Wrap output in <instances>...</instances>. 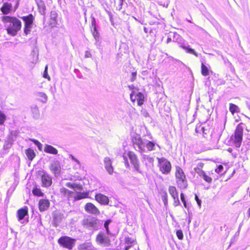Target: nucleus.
I'll list each match as a JSON object with an SVG mask.
<instances>
[{"label": "nucleus", "instance_id": "f257e3e1", "mask_svg": "<svg viewBox=\"0 0 250 250\" xmlns=\"http://www.w3.org/2000/svg\"><path fill=\"white\" fill-rule=\"evenodd\" d=\"M2 21L8 34L15 36L21 28V22L20 20L15 17L4 16L2 17Z\"/></svg>", "mask_w": 250, "mask_h": 250}, {"label": "nucleus", "instance_id": "f03ea898", "mask_svg": "<svg viewBox=\"0 0 250 250\" xmlns=\"http://www.w3.org/2000/svg\"><path fill=\"white\" fill-rule=\"evenodd\" d=\"M127 157L129 158L130 162L133 166L135 170L139 173H141V171L140 169L139 161L136 154H135V153L132 151H128L126 154H125L123 155V159L125 161V165L127 167H129V164L127 161Z\"/></svg>", "mask_w": 250, "mask_h": 250}, {"label": "nucleus", "instance_id": "7ed1b4c3", "mask_svg": "<svg viewBox=\"0 0 250 250\" xmlns=\"http://www.w3.org/2000/svg\"><path fill=\"white\" fill-rule=\"evenodd\" d=\"M132 142L134 148L141 153L146 151V144L148 140L142 139L141 137L136 135L132 139Z\"/></svg>", "mask_w": 250, "mask_h": 250}, {"label": "nucleus", "instance_id": "20e7f679", "mask_svg": "<svg viewBox=\"0 0 250 250\" xmlns=\"http://www.w3.org/2000/svg\"><path fill=\"white\" fill-rule=\"evenodd\" d=\"M173 41L177 42L179 44V47L185 49L188 53L192 54L195 56H198L197 53L193 49L189 48L188 46H186V41L179 34L174 33H173Z\"/></svg>", "mask_w": 250, "mask_h": 250}, {"label": "nucleus", "instance_id": "39448f33", "mask_svg": "<svg viewBox=\"0 0 250 250\" xmlns=\"http://www.w3.org/2000/svg\"><path fill=\"white\" fill-rule=\"evenodd\" d=\"M175 176L178 186L181 188H185L188 186L186 176L183 169L179 167H176Z\"/></svg>", "mask_w": 250, "mask_h": 250}, {"label": "nucleus", "instance_id": "423d86ee", "mask_svg": "<svg viewBox=\"0 0 250 250\" xmlns=\"http://www.w3.org/2000/svg\"><path fill=\"white\" fill-rule=\"evenodd\" d=\"M158 167L160 171L165 174H168L171 171V166L169 161L165 158H157Z\"/></svg>", "mask_w": 250, "mask_h": 250}, {"label": "nucleus", "instance_id": "0eeeda50", "mask_svg": "<svg viewBox=\"0 0 250 250\" xmlns=\"http://www.w3.org/2000/svg\"><path fill=\"white\" fill-rule=\"evenodd\" d=\"M83 225L89 229L97 230L100 226V221L96 218L90 217L83 220Z\"/></svg>", "mask_w": 250, "mask_h": 250}, {"label": "nucleus", "instance_id": "6e6552de", "mask_svg": "<svg viewBox=\"0 0 250 250\" xmlns=\"http://www.w3.org/2000/svg\"><path fill=\"white\" fill-rule=\"evenodd\" d=\"M21 19L24 22V33L26 35L30 33L33 27L34 18L32 14H29L27 16L21 17Z\"/></svg>", "mask_w": 250, "mask_h": 250}, {"label": "nucleus", "instance_id": "1a4fd4ad", "mask_svg": "<svg viewBox=\"0 0 250 250\" xmlns=\"http://www.w3.org/2000/svg\"><path fill=\"white\" fill-rule=\"evenodd\" d=\"M243 128L241 124H239L235 130L234 134V145L237 147L241 146L243 139Z\"/></svg>", "mask_w": 250, "mask_h": 250}, {"label": "nucleus", "instance_id": "9d476101", "mask_svg": "<svg viewBox=\"0 0 250 250\" xmlns=\"http://www.w3.org/2000/svg\"><path fill=\"white\" fill-rule=\"evenodd\" d=\"M96 242L97 244L103 247H108L110 245L109 237L103 232H100L98 234L96 238Z\"/></svg>", "mask_w": 250, "mask_h": 250}, {"label": "nucleus", "instance_id": "9b49d317", "mask_svg": "<svg viewBox=\"0 0 250 250\" xmlns=\"http://www.w3.org/2000/svg\"><path fill=\"white\" fill-rule=\"evenodd\" d=\"M75 242V240L68 236L61 237L58 240V243L63 247L71 250Z\"/></svg>", "mask_w": 250, "mask_h": 250}, {"label": "nucleus", "instance_id": "f8f14e48", "mask_svg": "<svg viewBox=\"0 0 250 250\" xmlns=\"http://www.w3.org/2000/svg\"><path fill=\"white\" fill-rule=\"evenodd\" d=\"M49 168L56 177L60 175L61 167L60 162L58 160L53 161L49 166Z\"/></svg>", "mask_w": 250, "mask_h": 250}, {"label": "nucleus", "instance_id": "ddd939ff", "mask_svg": "<svg viewBox=\"0 0 250 250\" xmlns=\"http://www.w3.org/2000/svg\"><path fill=\"white\" fill-rule=\"evenodd\" d=\"M53 221L54 227H57L64 218V214L59 211H55L53 212Z\"/></svg>", "mask_w": 250, "mask_h": 250}, {"label": "nucleus", "instance_id": "4468645a", "mask_svg": "<svg viewBox=\"0 0 250 250\" xmlns=\"http://www.w3.org/2000/svg\"><path fill=\"white\" fill-rule=\"evenodd\" d=\"M104 167L109 174L112 175L113 173L114 168L112 166L111 160L108 157H105L104 160Z\"/></svg>", "mask_w": 250, "mask_h": 250}, {"label": "nucleus", "instance_id": "2eb2a0df", "mask_svg": "<svg viewBox=\"0 0 250 250\" xmlns=\"http://www.w3.org/2000/svg\"><path fill=\"white\" fill-rule=\"evenodd\" d=\"M85 211L89 213L94 214H99L100 211L92 203H87L84 207Z\"/></svg>", "mask_w": 250, "mask_h": 250}, {"label": "nucleus", "instance_id": "dca6fc26", "mask_svg": "<svg viewBox=\"0 0 250 250\" xmlns=\"http://www.w3.org/2000/svg\"><path fill=\"white\" fill-rule=\"evenodd\" d=\"M142 161L148 168H151L153 166L154 159L148 155L143 154Z\"/></svg>", "mask_w": 250, "mask_h": 250}, {"label": "nucleus", "instance_id": "f3484780", "mask_svg": "<svg viewBox=\"0 0 250 250\" xmlns=\"http://www.w3.org/2000/svg\"><path fill=\"white\" fill-rule=\"evenodd\" d=\"M42 186L45 187H48L52 184V178L47 174L44 173L42 176Z\"/></svg>", "mask_w": 250, "mask_h": 250}, {"label": "nucleus", "instance_id": "a211bd4d", "mask_svg": "<svg viewBox=\"0 0 250 250\" xmlns=\"http://www.w3.org/2000/svg\"><path fill=\"white\" fill-rule=\"evenodd\" d=\"M96 200L103 205H107L109 203L108 198L102 194L99 193L95 195Z\"/></svg>", "mask_w": 250, "mask_h": 250}, {"label": "nucleus", "instance_id": "6ab92c4d", "mask_svg": "<svg viewBox=\"0 0 250 250\" xmlns=\"http://www.w3.org/2000/svg\"><path fill=\"white\" fill-rule=\"evenodd\" d=\"M50 206V202L47 199H41L39 203V208L41 211L47 210Z\"/></svg>", "mask_w": 250, "mask_h": 250}, {"label": "nucleus", "instance_id": "aec40b11", "mask_svg": "<svg viewBox=\"0 0 250 250\" xmlns=\"http://www.w3.org/2000/svg\"><path fill=\"white\" fill-rule=\"evenodd\" d=\"M78 250H95V248L90 242H86L80 244L78 246Z\"/></svg>", "mask_w": 250, "mask_h": 250}, {"label": "nucleus", "instance_id": "412c9836", "mask_svg": "<svg viewBox=\"0 0 250 250\" xmlns=\"http://www.w3.org/2000/svg\"><path fill=\"white\" fill-rule=\"evenodd\" d=\"M60 192L62 195L68 199L73 197L74 192L72 191L69 190L65 188H61Z\"/></svg>", "mask_w": 250, "mask_h": 250}, {"label": "nucleus", "instance_id": "4be33fe9", "mask_svg": "<svg viewBox=\"0 0 250 250\" xmlns=\"http://www.w3.org/2000/svg\"><path fill=\"white\" fill-rule=\"evenodd\" d=\"M65 186L70 188L73 189L76 192L77 190H82L83 189V186L77 183H70L68 182L65 184Z\"/></svg>", "mask_w": 250, "mask_h": 250}, {"label": "nucleus", "instance_id": "5701e85b", "mask_svg": "<svg viewBox=\"0 0 250 250\" xmlns=\"http://www.w3.org/2000/svg\"><path fill=\"white\" fill-rule=\"evenodd\" d=\"M91 25V31L92 32L93 36L96 40H97L99 39V36L96 28V21L94 18H92Z\"/></svg>", "mask_w": 250, "mask_h": 250}, {"label": "nucleus", "instance_id": "b1692460", "mask_svg": "<svg viewBox=\"0 0 250 250\" xmlns=\"http://www.w3.org/2000/svg\"><path fill=\"white\" fill-rule=\"evenodd\" d=\"M57 16L58 14L56 11H51L50 13V25L51 27L56 26L57 23Z\"/></svg>", "mask_w": 250, "mask_h": 250}, {"label": "nucleus", "instance_id": "393cba45", "mask_svg": "<svg viewBox=\"0 0 250 250\" xmlns=\"http://www.w3.org/2000/svg\"><path fill=\"white\" fill-rule=\"evenodd\" d=\"M44 151L46 153L56 155L58 153V150L52 146L45 145L44 147Z\"/></svg>", "mask_w": 250, "mask_h": 250}, {"label": "nucleus", "instance_id": "a878e982", "mask_svg": "<svg viewBox=\"0 0 250 250\" xmlns=\"http://www.w3.org/2000/svg\"><path fill=\"white\" fill-rule=\"evenodd\" d=\"M27 213L28 209L27 207L19 209L17 211V216L18 218V220L20 221L22 220L25 216V215L27 214Z\"/></svg>", "mask_w": 250, "mask_h": 250}, {"label": "nucleus", "instance_id": "bb28decb", "mask_svg": "<svg viewBox=\"0 0 250 250\" xmlns=\"http://www.w3.org/2000/svg\"><path fill=\"white\" fill-rule=\"evenodd\" d=\"M37 3L40 13L42 15H45L46 7L44 2L42 0H38L37 1Z\"/></svg>", "mask_w": 250, "mask_h": 250}, {"label": "nucleus", "instance_id": "cd10ccee", "mask_svg": "<svg viewBox=\"0 0 250 250\" xmlns=\"http://www.w3.org/2000/svg\"><path fill=\"white\" fill-rule=\"evenodd\" d=\"M12 4L11 3L5 2L3 3V6L1 8V11L4 15L9 14L11 10Z\"/></svg>", "mask_w": 250, "mask_h": 250}, {"label": "nucleus", "instance_id": "c85d7f7f", "mask_svg": "<svg viewBox=\"0 0 250 250\" xmlns=\"http://www.w3.org/2000/svg\"><path fill=\"white\" fill-rule=\"evenodd\" d=\"M88 192H80L77 191L76 195L73 197H74L75 200H78L87 198L88 196Z\"/></svg>", "mask_w": 250, "mask_h": 250}, {"label": "nucleus", "instance_id": "c756f323", "mask_svg": "<svg viewBox=\"0 0 250 250\" xmlns=\"http://www.w3.org/2000/svg\"><path fill=\"white\" fill-rule=\"evenodd\" d=\"M135 98L136 100L137 101L138 105L140 106L143 104L144 102V96L142 93L138 92L135 95Z\"/></svg>", "mask_w": 250, "mask_h": 250}, {"label": "nucleus", "instance_id": "7c9ffc66", "mask_svg": "<svg viewBox=\"0 0 250 250\" xmlns=\"http://www.w3.org/2000/svg\"><path fill=\"white\" fill-rule=\"evenodd\" d=\"M25 154L30 160H32L35 156L34 150L31 148H28L25 151Z\"/></svg>", "mask_w": 250, "mask_h": 250}, {"label": "nucleus", "instance_id": "2f4dec72", "mask_svg": "<svg viewBox=\"0 0 250 250\" xmlns=\"http://www.w3.org/2000/svg\"><path fill=\"white\" fill-rule=\"evenodd\" d=\"M168 191L172 198H175L176 197L178 196V192L175 187L170 186L168 188Z\"/></svg>", "mask_w": 250, "mask_h": 250}, {"label": "nucleus", "instance_id": "473e14b6", "mask_svg": "<svg viewBox=\"0 0 250 250\" xmlns=\"http://www.w3.org/2000/svg\"><path fill=\"white\" fill-rule=\"evenodd\" d=\"M201 73L204 76H207L209 75V70L203 63H202L201 65Z\"/></svg>", "mask_w": 250, "mask_h": 250}, {"label": "nucleus", "instance_id": "72a5a7b5", "mask_svg": "<svg viewBox=\"0 0 250 250\" xmlns=\"http://www.w3.org/2000/svg\"><path fill=\"white\" fill-rule=\"evenodd\" d=\"M155 146V143L148 140V142H147L146 144V150L149 151L153 150Z\"/></svg>", "mask_w": 250, "mask_h": 250}, {"label": "nucleus", "instance_id": "f704fd0d", "mask_svg": "<svg viewBox=\"0 0 250 250\" xmlns=\"http://www.w3.org/2000/svg\"><path fill=\"white\" fill-rule=\"evenodd\" d=\"M32 192L34 195L38 196H42L43 194L41 189L37 188H34L32 190Z\"/></svg>", "mask_w": 250, "mask_h": 250}, {"label": "nucleus", "instance_id": "c9c22d12", "mask_svg": "<svg viewBox=\"0 0 250 250\" xmlns=\"http://www.w3.org/2000/svg\"><path fill=\"white\" fill-rule=\"evenodd\" d=\"M6 120V116L5 114L1 110H0V125L4 124Z\"/></svg>", "mask_w": 250, "mask_h": 250}, {"label": "nucleus", "instance_id": "e433bc0d", "mask_svg": "<svg viewBox=\"0 0 250 250\" xmlns=\"http://www.w3.org/2000/svg\"><path fill=\"white\" fill-rule=\"evenodd\" d=\"M32 111L33 114V117L34 118H38L39 117V110L37 106L32 107Z\"/></svg>", "mask_w": 250, "mask_h": 250}, {"label": "nucleus", "instance_id": "4c0bfd02", "mask_svg": "<svg viewBox=\"0 0 250 250\" xmlns=\"http://www.w3.org/2000/svg\"><path fill=\"white\" fill-rule=\"evenodd\" d=\"M238 109V107L235 104H229V110L232 113H233L235 112H237Z\"/></svg>", "mask_w": 250, "mask_h": 250}, {"label": "nucleus", "instance_id": "58836bf2", "mask_svg": "<svg viewBox=\"0 0 250 250\" xmlns=\"http://www.w3.org/2000/svg\"><path fill=\"white\" fill-rule=\"evenodd\" d=\"M201 177H202L203 178V179L208 183H211L212 181V178L208 176L205 172H204L201 176Z\"/></svg>", "mask_w": 250, "mask_h": 250}, {"label": "nucleus", "instance_id": "ea45409f", "mask_svg": "<svg viewBox=\"0 0 250 250\" xmlns=\"http://www.w3.org/2000/svg\"><path fill=\"white\" fill-rule=\"evenodd\" d=\"M32 56H33V59L32 60V62L35 63L37 62L38 60V54L37 53L35 50H33L32 52Z\"/></svg>", "mask_w": 250, "mask_h": 250}, {"label": "nucleus", "instance_id": "a19ab883", "mask_svg": "<svg viewBox=\"0 0 250 250\" xmlns=\"http://www.w3.org/2000/svg\"><path fill=\"white\" fill-rule=\"evenodd\" d=\"M47 69H48V66L46 65V66L45 67V70H44V72H43V77L44 78H46V79H48L49 81H50V76L48 74Z\"/></svg>", "mask_w": 250, "mask_h": 250}, {"label": "nucleus", "instance_id": "79ce46f5", "mask_svg": "<svg viewBox=\"0 0 250 250\" xmlns=\"http://www.w3.org/2000/svg\"><path fill=\"white\" fill-rule=\"evenodd\" d=\"M195 171L200 176H201L205 172L200 168L199 167H196L194 168Z\"/></svg>", "mask_w": 250, "mask_h": 250}, {"label": "nucleus", "instance_id": "37998d69", "mask_svg": "<svg viewBox=\"0 0 250 250\" xmlns=\"http://www.w3.org/2000/svg\"><path fill=\"white\" fill-rule=\"evenodd\" d=\"M12 146V143L11 142L6 141L5 142V143L3 145V148L5 149H8L10 148Z\"/></svg>", "mask_w": 250, "mask_h": 250}, {"label": "nucleus", "instance_id": "c03bdc74", "mask_svg": "<svg viewBox=\"0 0 250 250\" xmlns=\"http://www.w3.org/2000/svg\"><path fill=\"white\" fill-rule=\"evenodd\" d=\"M180 196H181V201L183 203L184 207L186 208H188L186 200L185 199L184 193H181V194H180Z\"/></svg>", "mask_w": 250, "mask_h": 250}, {"label": "nucleus", "instance_id": "a18cd8bd", "mask_svg": "<svg viewBox=\"0 0 250 250\" xmlns=\"http://www.w3.org/2000/svg\"><path fill=\"white\" fill-rule=\"evenodd\" d=\"M176 235L179 239L182 240L183 239V234L181 230H178L176 231Z\"/></svg>", "mask_w": 250, "mask_h": 250}, {"label": "nucleus", "instance_id": "49530a36", "mask_svg": "<svg viewBox=\"0 0 250 250\" xmlns=\"http://www.w3.org/2000/svg\"><path fill=\"white\" fill-rule=\"evenodd\" d=\"M110 223V220H106L104 224V227L106 229V231L107 234L109 233L108 225Z\"/></svg>", "mask_w": 250, "mask_h": 250}, {"label": "nucleus", "instance_id": "de8ad7c7", "mask_svg": "<svg viewBox=\"0 0 250 250\" xmlns=\"http://www.w3.org/2000/svg\"><path fill=\"white\" fill-rule=\"evenodd\" d=\"M224 167L222 165H219L215 170V172L218 174L221 173L223 170Z\"/></svg>", "mask_w": 250, "mask_h": 250}, {"label": "nucleus", "instance_id": "09e8293b", "mask_svg": "<svg viewBox=\"0 0 250 250\" xmlns=\"http://www.w3.org/2000/svg\"><path fill=\"white\" fill-rule=\"evenodd\" d=\"M173 198L174 199L173 205L175 207H176V206H178V205H180V201H179V200L178 196L176 197L175 198Z\"/></svg>", "mask_w": 250, "mask_h": 250}, {"label": "nucleus", "instance_id": "8fccbe9b", "mask_svg": "<svg viewBox=\"0 0 250 250\" xmlns=\"http://www.w3.org/2000/svg\"><path fill=\"white\" fill-rule=\"evenodd\" d=\"M39 95L40 97H42V98H43L44 99L45 102H46V101L47 100V96L45 93H40L39 94Z\"/></svg>", "mask_w": 250, "mask_h": 250}, {"label": "nucleus", "instance_id": "3c124183", "mask_svg": "<svg viewBox=\"0 0 250 250\" xmlns=\"http://www.w3.org/2000/svg\"><path fill=\"white\" fill-rule=\"evenodd\" d=\"M137 73L136 72H133L131 73V81L133 82L136 78Z\"/></svg>", "mask_w": 250, "mask_h": 250}, {"label": "nucleus", "instance_id": "603ef678", "mask_svg": "<svg viewBox=\"0 0 250 250\" xmlns=\"http://www.w3.org/2000/svg\"><path fill=\"white\" fill-rule=\"evenodd\" d=\"M195 200H196V202H197V204H198V205L199 207V208H201V203H202L201 200H200L198 198V196H197L196 195H195Z\"/></svg>", "mask_w": 250, "mask_h": 250}, {"label": "nucleus", "instance_id": "864d4df0", "mask_svg": "<svg viewBox=\"0 0 250 250\" xmlns=\"http://www.w3.org/2000/svg\"><path fill=\"white\" fill-rule=\"evenodd\" d=\"M84 57L86 58H88L91 57V54L89 51H86L85 52Z\"/></svg>", "mask_w": 250, "mask_h": 250}, {"label": "nucleus", "instance_id": "5fc2aeb1", "mask_svg": "<svg viewBox=\"0 0 250 250\" xmlns=\"http://www.w3.org/2000/svg\"><path fill=\"white\" fill-rule=\"evenodd\" d=\"M31 141L33 142L36 146H41V143L38 140L35 139H31Z\"/></svg>", "mask_w": 250, "mask_h": 250}, {"label": "nucleus", "instance_id": "6e6d98bb", "mask_svg": "<svg viewBox=\"0 0 250 250\" xmlns=\"http://www.w3.org/2000/svg\"><path fill=\"white\" fill-rule=\"evenodd\" d=\"M130 99L132 102H134L136 100L135 95H134V92H132L130 95Z\"/></svg>", "mask_w": 250, "mask_h": 250}, {"label": "nucleus", "instance_id": "4d7b16f0", "mask_svg": "<svg viewBox=\"0 0 250 250\" xmlns=\"http://www.w3.org/2000/svg\"><path fill=\"white\" fill-rule=\"evenodd\" d=\"M165 196H166V197H164L163 198V202H164L165 205L166 206L167 204V194L166 193H165Z\"/></svg>", "mask_w": 250, "mask_h": 250}, {"label": "nucleus", "instance_id": "13d9d810", "mask_svg": "<svg viewBox=\"0 0 250 250\" xmlns=\"http://www.w3.org/2000/svg\"><path fill=\"white\" fill-rule=\"evenodd\" d=\"M204 166V164L203 163H199L197 165V167H199L200 168H202Z\"/></svg>", "mask_w": 250, "mask_h": 250}, {"label": "nucleus", "instance_id": "bf43d9fd", "mask_svg": "<svg viewBox=\"0 0 250 250\" xmlns=\"http://www.w3.org/2000/svg\"><path fill=\"white\" fill-rule=\"evenodd\" d=\"M77 164L78 167H80L81 164L80 162L76 158L75 161H74Z\"/></svg>", "mask_w": 250, "mask_h": 250}, {"label": "nucleus", "instance_id": "052dcab7", "mask_svg": "<svg viewBox=\"0 0 250 250\" xmlns=\"http://www.w3.org/2000/svg\"><path fill=\"white\" fill-rule=\"evenodd\" d=\"M148 74V71L147 70L143 71L142 72V74L143 76H146Z\"/></svg>", "mask_w": 250, "mask_h": 250}, {"label": "nucleus", "instance_id": "680f3d73", "mask_svg": "<svg viewBox=\"0 0 250 250\" xmlns=\"http://www.w3.org/2000/svg\"><path fill=\"white\" fill-rule=\"evenodd\" d=\"M69 158H71L73 161L75 160L76 159L74 156L72 155H69Z\"/></svg>", "mask_w": 250, "mask_h": 250}, {"label": "nucleus", "instance_id": "e2e57ef3", "mask_svg": "<svg viewBox=\"0 0 250 250\" xmlns=\"http://www.w3.org/2000/svg\"><path fill=\"white\" fill-rule=\"evenodd\" d=\"M171 41V39L170 38H168L167 40V43H169Z\"/></svg>", "mask_w": 250, "mask_h": 250}, {"label": "nucleus", "instance_id": "0e129e2a", "mask_svg": "<svg viewBox=\"0 0 250 250\" xmlns=\"http://www.w3.org/2000/svg\"><path fill=\"white\" fill-rule=\"evenodd\" d=\"M39 150H41L42 148V144L41 143V146H37Z\"/></svg>", "mask_w": 250, "mask_h": 250}, {"label": "nucleus", "instance_id": "69168bd1", "mask_svg": "<svg viewBox=\"0 0 250 250\" xmlns=\"http://www.w3.org/2000/svg\"><path fill=\"white\" fill-rule=\"evenodd\" d=\"M248 217H250V208H249V209L248 210Z\"/></svg>", "mask_w": 250, "mask_h": 250}, {"label": "nucleus", "instance_id": "338daca9", "mask_svg": "<svg viewBox=\"0 0 250 250\" xmlns=\"http://www.w3.org/2000/svg\"><path fill=\"white\" fill-rule=\"evenodd\" d=\"M119 0L120 1V6H121V7H122L124 0Z\"/></svg>", "mask_w": 250, "mask_h": 250}, {"label": "nucleus", "instance_id": "774afa93", "mask_svg": "<svg viewBox=\"0 0 250 250\" xmlns=\"http://www.w3.org/2000/svg\"><path fill=\"white\" fill-rule=\"evenodd\" d=\"M228 151L229 152H231L232 151V148H229L228 149Z\"/></svg>", "mask_w": 250, "mask_h": 250}]
</instances>
